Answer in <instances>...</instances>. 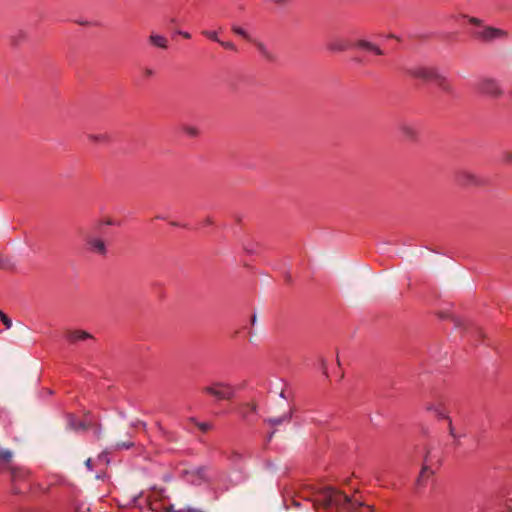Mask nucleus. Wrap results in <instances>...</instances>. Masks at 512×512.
I'll return each mask as SVG.
<instances>
[{"mask_svg":"<svg viewBox=\"0 0 512 512\" xmlns=\"http://www.w3.org/2000/svg\"><path fill=\"white\" fill-rule=\"evenodd\" d=\"M432 474L433 472L427 466H424L420 472V475L417 478V486H424L426 479Z\"/></svg>","mask_w":512,"mask_h":512,"instance_id":"22","label":"nucleus"},{"mask_svg":"<svg viewBox=\"0 0 512 512\" xmlns=\"http://www.w3.org/2000/svg\"><path fill=\"white\" fill-rule=\"evenodd\" d=\"M196 426L203 432H207L208 430L211 429V425L209 423H200V422H196Z\"/></svg>","mask_w":512,"mask_h":512,"instance_id":"32","label":"nucleus"},{"mask_svg":"<svg viewBox=\"0 0 512 512\" xmlns=\"http://www.w3.org/2000/svg\"><path fill=\"white\" fill-rule=\"evenodd\" d=\"M66 337L70 342L75 343L77 341L90 339L92 338V335L83 330H73L68 331Z\"/></svg>","mask_w":512,"mask_h":512,"instance_id":"14","label":"nucleus"},{"mask_svg":"<svg viewBox=\"0 0 512 512\" xmlns=\"http://www.w3.org/2000/svg\"><path fill=\"white\" fill-rule=\"evenodd\" d=\"M190 421H191V423H194L196 425L197 421L195 420V418H190Z\"/></svg>","mask_w":512,"mask_h":512,"instance_id":"41","label":"nucleus"},{"mask_svg":"<svg viewBox=\"0 0 512 512\" xmlns=\"http://www.w3.org/2000/svg\"><path fill=\"white\" fill-rule=\"evenodd\" d=\"M355 45L357 48L372 52L376 55L384 54V52L381 48H379L377 45H375L374 43L367 41V40H359L356 42Z\"/></svg>","mask_w":512,"mask_h":512,"instance_id":"13","label":"nucleus"},{"mask_svg":"<svg viewBox=\"0 0 512 512\" xmlns=\"http://www.w3.org/2000/svg\"><path fill=\"white\" fill-rule=\"evenodd\" d=\"M448 421V431H449V434L454 438V439H457L458 438V435L456 434L455 432V429L452 425V420L449 418V419H446Z\"/></svg>","mask_w":512,"mask_h":512,"instance_id":"30","label":"nucleus"},{"mask_svg":"<svg viewBox=\"0 0 512 512\" xmlns=\"http://www.w3.org/2000/svg\"><path fill=\"white\" fill-rule=\"evenodd\" d=\"M315 504L322 508L331 507L332 497L334 495V489L331 487L321 488L316 492Z\"/></svg>","mask_w":512,"mask_h":512,"instance_id":"8","label":"nucleus"},{"mask_svg":"<svg viewBox=\"0 0 512 512\" xmlns=\"http://www.w3.org/2000/svg\"><path fill=\"white\" fill-rule=\"evenodd\" d=\"M468 21H469V23H471L475 26H478V28H481L484 26L482 20L479 18H476V17H469Z\"/></svg>","mask_w":512,"mask_h":512,"instance_id":"29","label":"nucleus"},{"mask_svg":"<svg viewBox=\"0 0 512 512\" xmlns=\"http://www.w3.org/2000/svg\"><path fill=\"white\" fill-rule=\"evenodd\" d=\"M202 34L210 40H213L218 43L220 42V39L218 38V34L215 31L204 30V31H202Z\"/></svg>","mask_w":512,"mask_h":512,"instance_id":"27","label":"nucleus"},{"mask_svg":"<svg viewBox=\"0 0 512 512\" xmlns=\"http://www.w3.org/2000/svg\"><path fill=\"white\" fill-rule=\"evenodd\" d=\"M478 90L490 97H500L503 94V90L499 82L493 78H483L478 82Z\"/></svg>","mask_w":512,"mask_h":512,"instance_id":"4","label":"nucleus"},{"mask_svg":"<svg viewBox=\"0 0 512 512\" xmlns=\"http://www.w3.org/2000/svg\"><path fill=\"white\" fill-rule=\"evenodd\" d=\"M499 161L506 166H512V151L505 149L501 151Z\"/></svg>","mask_w":512,"mask_h":512,"instance_id":"23","label":"nucleus"},{"mask_svg":"<svg viewBox=\"0 0 512 512\" xmlns=\"http://www.w3.org/2000/svg\"><path fill=\"white\" fill-rule=\"evenodd\" d=\"M0 320L6 329H10L12 327V320L1 310H0Z\"/></svg>","mask_w":512,"mask_h":512,"instance_id":"26","label":"nucleus"},{"mask_svg":"<svg viewBox=\"0 0 512 512\" xmlns=\"http://www.w3.org/2000/svg\"><path fill=\"white\" fill-rule=\"evenodd\" d=\"M84 240L90 252L100 255L102 257L106 256L107 247L104 240L92 235H86L84 237Z\"/></svg>","mask_w":512,"mask_h":512,"instance_id":"5","label":"nucleus"},{"mask_svg":"<svg viewBox=\"0 0 512 512\" xmlns=\"http://www.w3.org/2000/svg\"><path fill=\"white\" fill-rule=\"evenodd\" d=\"M399 129L406 140L415 141L417 139L418 131L413 124L403 122L400 124Z\"/></svg>","mask_w":512,"mask_h":512,"instance_id":"11","label":"nucleus"},{"mask_svg":"<svg viewBox=\"0 0 512 512\" xmlns=\"http://www.w3.org/2000/svg\"><path fill=\"white\" fill-rule=\"evenodd\" d=\"M406 72L408 75L414 78H419L427 81H433L437 73V71L434 68L425 66H416L408 68Z\"/></svg>","mask_w":512,"mask_h":512,"instance_id":"7","label":"nucleus"},{"mask_svg":"<svg viewBox=\"0 0 512 512\" xmlns=\"http://www.w3.org/2000/svg\"><path fill=\"white\" fill-rule=\"evenodd\" d=\"M291 416H292V413H291V411H289L288 413H285L280 417L267 418L265 420V422L271 426H278V425L283 424L284 422H289L291 419Z\"/></svg>","mask_w":512,"mask_h":512,"instance_id":"18","label":"nucleus"},{"mask_svg":"<svg viewBox=\"0 0 512 512\" xmlns=\"http://www.w3.org/2000/svg\"><path fill=\"white\" fill-rule=\"evenodd\" d=\"M12 457L13 454L10 450L0 448V459L2 461V464L0 465V470L7 469L10 471L11 480L14 484L13 492L17 494L20 493L21 491L15 486V483L18 479H20L23 476L24 473L10 464Z\"/></svg>","mask_w":512,"mask_h":512,"instance_id":"2","label":"nucleus"},{"mask_svg":"<svg viewBox=\"0 0 512 512\" xmlns=\"http://www.w3.org/2000/svg\"><path fill=\"white\" fill-rule=\"evenodd\" d=\"M183 130L187 135H189L191 137H196L199 134L198 129L193 126H186L183 128Z\"/></svg>","mask_w":512,"mask_h":512,"instance_id":"28","label":"nucleus"},{"mask_svg":"<svg viewBox=\"0 0 512 512\" xmlns=\"http://www.w3.org/2000/svg\"><path fill=\"white\" fill-rule=\"evenodd\" d=\"M179 34L182 35L186 39H190L191 38V34L188 33V32L180 31Z\"/></svg>","mask_w":512,"mask_h":512,"instance_id":"37","label":"nucleus"},{"mask_svg":"<svg viewBox=\"0 0 512 512\" xmlns=\"http://www.w3.org/2000/svg\"><path fill=\"white\" fill-rule=\"evenodd\" d=\"M133 446L132 442H118L116 444V449H128Z\"/></svg>","mask_w":512,"mask_h":512,"instance_id":"33","label":"nucleus"},{"mask_svg":"<svg viewBox=\"0 0 512 512\" xmlns=\"http://www.w3.org/2000/svg\"><path fill=\"white\" fill-rule=\"evenodd\" d=\"M144 75L146 77H152L154 75V71L151 68H145Z\"/></svg>","mask_w":512,"mask_h":512,"instance_id":"36","label":"nucleus"},{"mask_svg":"<svg viewBox=\"0 0 512 512\" xmlns=\"http://www.w3.org/2000/svg\"><path fill=\"white\" fill-rule=\"evenodd\" d=\"M85 465L87 466V468L91 469L92 468V460L89 458L85 461Z\"/></svg>","mask_w":512,"mask_h":512,"instance_id":"39","label":"nucleus"},{"mask_svg":"<svg viewBox=\"0 0 512 512\" xmlns=\"http://www.w3.org/2000/svg\"><path fill=\"white\" fill-rule=\"evenodd\" d=\"M69 425L71 428H73L75 430L85 429V425L82 422H78L77 424H75L73 421H70Z\"/></svg>","mask_w":512,"mask_h":512,"instance_id":"34","label":"nucleus"},{"mask_svg":"<svg viewBox=\"0 0 512 512\" xmlns=\"http://www.w3.org/2000/svg\"><path fill=\"white\" fill-rule=\"evenodd\" d=\"M257 404L255 402L244 403L239 406V414L243 419H248L250 414H255L257 412Z\"/></svg>","mask_w":512,"mask_h":512,"instance_id":"15","label":"nucleus"},{"mask_svg":"<svg viewBox=\"0 0 512 512\" xmlns=\"http://www.w3.org/2000/svg\"><path fill=\"white\" fill-rule=\"evenodd\" d=\"M351 502V499L346 494L341 491L334 489V495L331 501V507L335 506L337 508H343Z\"/></svg>","mask_w":512,"mask_h":512,"instance_id":"12","label":"nucleus"},{"mask_svg":"<svg viewBox=\"0 0 512 512\" xmlns=\"http://www.w3.org/2000/svg\"><path fill=\"white\" fill-rule=\"evenodd\" d=\"M251 42L254 44L259 54L268 62H275L277 60L276 55L268 48V46L262 41L253 39Z\"/></svg>","mask_w":512,"mask_h":512,"instance_id":"10","label":"nucleus"},{"mask_svg":"<svg viewBox=\"0 0 512 512\" xmlns=\"http://www.w3.org/2000/svg\"><path fill=\"white\" fill-rule=\"evenodd\" d=\"M472 35L474 38L478 40H481L486 43H491L496 39L505 38L507 36V33L504 30L498 28L483 26L481 28L475 29L472 32Z\"/></svg>","mask_w":512,"mask_h":512,"instance_id":"3","label":"nucleus"},{"mask_svg":"<svg viewBox=\"0 0 512 512\" xmlns=\"http://www.w3.org/2000/svg\"><path fill=\"white\" fill-rule=\"evenodd\" d=\"M166 512H190L189 509H178L176 510L174 506H170L166 509Z\"/></svg>","mask_w":512,"mask_h":512,"instance_id":"35","label":"nucleus"},{"mask_svg":"<svg viewBox=\"0 0 512 512\" xmlns=\"http://www.w3.org/2000/svg\"><path fill=\"white\" fill-rule=\"evenodd\" d=\"M28 38V34L24 30H18L10 37V42L13 46H18L21 43L25 42Z\"/></svg>","mask_w":512,"mask_h":512,"instance_id":"19","label":"nucleus"},{"mask_svg":"<svg viewBox=\"0 0 512 512\" xmlns=\"http://www.w3.org/2000/svg\"><path fill=\"white\" fill-rule=\"evenodd\" d=\"M251 325L254 326L257 323V316L254 314L251 317Z\"/></svg>","mask_w":512,"mask_h":512,"instance_id":"38","label":"nucleus"},{"mask_svg":"<svg viewBox=\"0 0 512 512\" xmlns=\"http://www.w3.org/2000/svg\"><path fill=\"white\" fill-rule=\"evenodd\" d=\"M274 435V432H271L270 435L268 436V440H271V438L273 437Z\"/></svg>","mask_w":512,"mask_h":512,"instance_id":"42","label":"nucleus"},{"mask_svg":"<svg viewBox=\"0 0 512 512\" xmlns=\"http://www.w3.org/2000/svg\"><path fill=\"white\" fill-rule=\"evenodd\" d=\"M202 391L215 397L217 400H231L235 395V389L231 384L220 381L205 386Z\"/></svg>","mask_w":512,"mask_h":512,"instance_id":"1","label":"nucleus"},{"mask_svg":"<svg viewBox=\"0 0 512 512\" xmlns=\"http://www.w3.org/2000/svg\"><path fill=\"white\" fill-rule=\"evenodd\" d=\"M88 139L98 144H108L111 140L107 133L88 134Z\"/></svg>","mask_w":512,"mask_h":512,"instance_id":"21","label":"nucleus"},{"mask_svg":"<svg viewBox=\"0 0 512 512\" xmlns=\"http://www.w3.org/2000/svg\"><path fill=\"white\" fill-rule=\"evenodd\" d=\"M280 397H282V398H286V395H285V391H284V390H282V391H281V393H280Z\"/></svg>","mask_w":512,"mask_h":512,"instance_id":"40","label":"nucleus"},{"mask_svg":"<svg viewBox=\"0 0 512 512\" xmlns=\"http://www.w3.org/2000/svg\"><path fill=\"white\" fill-rule=\"evenodd\" d=\"M187 480L195 485H200L201 483L208 480L207 468L205 467H196L186 471Z\"/></svg>","mask_w":512,"mask_h":512,"instance_id":"9","label":"nucleus"},{"mask_svg":"<svg viewBox=\"0 0 512 512\" xmlns=\"http://www.w3.org/2000/svg\"><path fill=\"white\" fill-rule=\"evenodd\" d=\"M437 83V85L445 92L450 93L452 91V87L448 82L447 78L443 75H440L438 72L436 73V77L433 79Z\"/></svg>","mask_w":512,"mask_h":512,"instance_id":"20","label":"nucleus"},{"mask_svg":"<svg viewBox=\"0 0 512 512\" xmlns=\"http://www.w3.org/2000/svg\"><path fill=\"white\" fill-rule=\"evenodd\" d=\"M327 48L332 52H343L348 48V44L344 40L333 39L328 43Z\"/></svg>","mask_w":512,"mask_h":512,"instance_id":"16","label":"nucleus"},{"mask_svg":"<svg viewBox=\"0 0 512 512\" xmlns=\"http://www.w3.org/2000/svg\"><path fill=\"white\" fill-rule=\"evenodd\" d=\"M149 42L159 48L166 49L168 47V40L166 37L158 34H151L149 36Z\"/></svg>","mask_w":512,"mask_h":512,"instance_id":"17","label":"nucleus"},{"mask_svg":"<svg viewBox=\"0 0 512 512\" xmlns=\"http://www.w3.org/2000/svg\"><path fill=\"white\" fill-rule=\"evenodd\" d=\"M252 337H254V334L250 332V341H252Z\"/></svg>","mask_w":512,"mask_h":512,"instance_id":"43","label":"nucleus"},{"mask_svg":"<svg viewBox=\"0 0 512 512\" xmlns=\"http://www.w3.org/2000/svg\"><path fill=\"white\" fill-rule=\"evenodd\" d=\"M463 181L466 184H472V185H479L480 184V180L475 175H473L471 173L463 174Z\"/></svg>","mask_w":512,"mask_h":512,"instance_id":"24","label":"nucleus"},{"mask_svg":"<svg viewBox=\"0 0 512 512\" xmlns=\"http://www.w3.org/2000/svg\"><path fill=\"white\" fill-rule=\"evenodd\" d=\"M232 31H233L235 34H237V35H239V36L243 37V38H244V39H246V40H249V41L253 40V39L250 37V35H249V34H248L244 29H242L241 27H239V26H237V25H232Z\"/></svg>","mask_w":512,"mask_h":512,"instance_id":"25","label":"nucleus"},{"mask_svg":"<svg viewBox=\"0 0 512 512\" xmlns=\"http://www.w3.org/2000/svg\"><path fill=\"white\" fill-rule=\"evenodd\" d=\"M219 44L221 46H223L224 48H226V49H229V50H232V51H237L236 46L232 42H225V41H221L220 40Z\"/></svg>","mask_w":512,"mask_h":512,"instance_id":"31","label":"nucleus"},{"mask_svg":"<svg viewBox=\"0 0 512 512\" xmlns=\"http://www.w3.org/2000/svg\"><path fill=\"white\" fill-rule=\"evenodd\" d=\"M425 409L438 417L439 419H449L445 402L442 398H437L425 404Z\"/></svg>","mask_w":512,"mask_h":512,"instance_id":"6","label":"nucleus"}]
</instances>
